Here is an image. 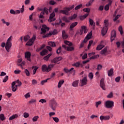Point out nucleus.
<instances>
[{"instance_id": "20e7f679", "label": "nucleus", "mask_w": 124, "mask_h": 124, "mask_svg": "<svg viewBox=\"0 0 124 124\" xmlns=\"http://www.w3.org/2000/svg\"><path fill=\"white\" fill-rule=\"evenodd\" d=\"M12 38V36H11L7 40L6 43L5 49L7 52H10L11 46H12V43H11V40Z\"/></svg>"}, {"instance_id": "bb28decb", "label": "nucleus", "mask_w": 124, "mask_h": 124, "mask_svg": "<svg viewBox=\"0 0 124 124\" xmlns=\"http://www.w3.org/2000/svg\"><path fill=\"white\" fill-rule=\"evenodd\" d=\"M77 18V15L76 14H74L71 16L69 17V20H74V19H76Z\"/></svg>"}, {"instance_id": "338daca9", "label": "nucleus", "mask_w": 124, "mask_h": 124, "mask_svg": "<svg viewBox=\"0 0 124 124\" xmlns=\"http://www.w3.org/2000/svg\"><path fill=\"white\" fill-rule=\"evenodd\" d=\"M37 84V81L35 79H33L32 80V85H36Z\"/></svg>"}, {"instance_id": "c85d7f7f", "label": "nucleus", "mask_w": 124, "mask_h": 124, "mask_svg": "<svg viewBox=\"0 0 124 124\" xmlns=\"http://www.w3.org/2000/svg\"><path fill=\"white\" fill-rule=\"evenodd\" d=\"M64 83V80H61L58 85V88H61L62 87V85Z\"/></svg>"}, {"instance_id": "72a5a7b5", "label": "nucleus", "mask_w": 124, "mask_h": 124, "mask_svg": "<svg viewBox=\"0 0 124 124\" xmlns=\"http://www.w3.org/2000/svg\"><path fill=\"white\" fill-rule=\"evenodd\" d=\"M48 45L51 47H56V44L54 42H49Z\"/></svg>"}, {"instance_id": "393cba45", "label": "nucleus", "mask_w": 124, "mask_h": 124, "mask_svg": "<svg viewBox=\"0 0 124 124\" xmlns=\"http://www.w3.org/2000/svg\"><path fill=\"white\" fill-rule=\"evenodd\" d=\"M48 50L47 49H44L42 52H40L41 56H45L47 54Z\"/></svg>"}, {"instance_id": "cd10ccee", "label": "nucleus", "mask_w": 124, "mask_h": 124, "mask_svg": "<svg viewBox=\"0 0 124 124\" xmlns=\"http://www.w3.org/2000/svg\"><path fill=\"white\" fill-rule=\"evenodd\" d=\"M93 1H94V0H90L86 4V6H87V7H89V6H91V5H92V4H93Z\"/></svg>"}, {"instance_id": "bf43d9fd", "label": "nucleus", "mask_w": 124, "mask_h": 124, "mask_svg": "<svg viewBox=\"0 0 124 124\" xmlns=\"http://www.w3.org/2000/svg\"><path fill=\"white\" fill-rule=\"evenodd\" d=\"M10 14H13L14 15H15V14H16V11H14V10H13V9H11L10 10Z\"/></svg>"}, {"instance_id": "69168bd1", "label": "nucleus", "mask_w": 124, "mask_h": 124, "mask_svg": "<svg viewBox=\"0 0 124 124\" xmlns=\"http://www.w3.org/2000/svg\"><path fill=\"white\" fill-rule=\"evenodd\" d=\"M25 98H29L31 96V94H30V93H28L24 95Z\"/></svg>"}, {"instance_id": "0e129e2a", "label": "nucleus", "mask_w": 124, "mask_h": 124, "mask_svg": "<svg viewBox=\"0 0 124 124\" xmlns=\"http://www.w3.org/2000/svg\"><path fill=\"white\" fill-rule=\"evenodd\" d=\"M105 10H106V11H108V10H109V4H107L105 5Z\"/></svg>"}, {"instance_id": "864d4df0", "label": "nucleus", "mask_w": 124, "mask_h": 124, "mask_svg": "<svg viewBox=\"0 0 124 124\" xmlns=\"http://www.w3.org/2000/svg\"><path fill=\"white\" fill-rule=\"evenodd\" d=\"M100 104H101V101H99L98 102H96L95 106H96V108H97L98 107V106L100 105Z\"/></svg>"}, {"instance_id": "6e6552de", "label": "nucleus", "mask_w": 124, "mask_h": 124, "mask_svg": "<svg viewBox=\"0 0 124 124\" xmlns=\"http://www.w3.org/2000/svg\"><path fill=\"white\" fill-rule=\"evenodd\" d=\"M104 27H103L102 31H108V26H109V22L108 20H104Z\"/></svg>"}, {"instance_id": "473e14b6", "label": "nucleus", "mask_w": 124, "mask_h": 124, "mask_svg": "<svg viewBox=\"0 0 124 124\" xmlns=\"http://www.w3.org/2000/svg\"><path fill=\"white\" fill-rule=\"evenodd\" d=\"M81 30H80V31H88L87 29V26H82L81 27Z\"/></svg>"}, {"instance_id": "e433bc0d", "label": "nucleus", "mask_w": 124, "mask_h": 124, "mask_svg": "<svg viewBox=\"0 0 124 124\" xmlns=\"http://www.w3.org/2000/svg\"><path fill=\"white\" fill-rule=\"evenodd\" d=\"M16 84H18L19 87H21L22 86V82L20 81V80L17 79L16 81H15Z\"/></svg>"}, {"instance_id": "79ce46f5", "label": "nucleus", "mask_w": 124, "mask_h": 124, "mask_svg": "<svg viewBox=\"0 0 124 124\" xmlns=\"http://www.w3.org/2000/svg\"><path fill=\"white\" fill-rule=\"evenodd\" d=\"M30 36L27 35L26 36H25L24 37V41L27 42L28 41L29 39H30Z\"/></svg>"}, {"instance_id": "f8f14e48", "label": "nucleus", "mask_w": 124, "mask_h": 124, "mask_svg": "<svg viewBox=\"0 0 124 124\" xmlns=\"http://www.w3.org/2000/svg\"><path fill=\"white\" fill-rule=\"evenodd\" d=\"M55 16V12H53L49 16V18L48 20V22H53L56 20V18H54Z\"/></svg>"}, {"instance_id": "ea45409f", "label": "nucleus", "mask_w": 124, "mask_h": 124, "mask_svg": "<svg viewBox=\"0 0 124 124\" xmlns=\"http://www.w3.org/2000/svg\"><path fill=\"white\" fill-rule=\"evenodd\" d=\"M63 21H64L66 23H69L70 21L69 20L68 18L67 17L64 16L62 18Z\"/></svg>"}, {"instance_id": "5701e85b", "label": "nucleus", "mask_w": 124, "mask_h": 124, "mask_svg": "<svg viewBox=\"0 0 124 124\" xmlns=\"http://www.w3.org/2000/svg\"><path fill=\"white\" fill-rule=\"evenodd\" d=\"M113 73H114V69L111 68L108 72V76H112V75H113Z\"/></svg>"}, {"instance_id": "09e8293b", "label": "nucleus", "mask_w": 124, "mask_h": 124, "mask_svg": "<svg viewBox=\"0 0 124 124\" xmlns=\"http://www.w3.org/2000/svg\"><path fill=\"white\" fill-rule=\"evenodd\" d=\"M89 23H90L91 26H93V24H94V21H93V20L90 18L89 19Z\"/></svg>"}, {"instance_id": "f704fd0d", "label": "nucleus", "mask_w": 124, "mask_h": 124, "mask_svg": "<svg viewBox=\"0 0 124 124\" xmlns=\"http://www.w3.org/2000/svg\"><path fill=\"white\" fill-rule=\"evenodd\" d=\"M82 6H83V5L82 4H80L77 5L75 8V10H78L80 9V8H81L82 7Z\"/></svg>"}, {"instance_id": "4468645a", "label": "nucleus", "mask_w": 124, "mask_h": 124, "mask_svg": "<svg viewBox=\"0 0 124 124\" xmlns=\"http://www.w3.org/2000/svg\"><path fill=\"white\" fill-rule=\"evenodd\" d=\"M62 57H56L52 61V62L53 63H56L60 61H62Z\"/></svg>"}, {"instance_id": "0eeeda50", "label": "nucleus", "mask_w": 124, "mask_h": 124, "mask_svg": "<svg viewBox=\"0 0 124 124\" xmlns=\"http://www.w3.org/2000/svg\"><path fill=\"white\" fill-rule=\"evenodd\" d=\"M35 39H36V35L33 34L32 37L29 40V41L26 44V45L27 46H31L33 45L34 41H35Z\"/></svg>"}, {"instance_id": "774afa93", "label": "nucleus", "mask_w": 124, "mask_h": 124, "mask_svg": "<svg viewBox=\"0 0 124 124\" xmlns=\"http://www.w3.org/2000/svg\"><path fill=\"white\" fill-rule=\"evenodd\" d=\"M101 68H102V65H101V64H98L97 65V70H100Z\"/></svg>"}, {"instance_id": "c756f323", "label": "nucleus", "mask_w": 124, "mask_h": 124, "mask_svg": "<svg viewBox=\"0 0 124 124\" xmlns=\"http://www.w3.org/2000/svg\"><path fill=\"white\" fill-rule=\"evenodd\" d=\"M62 20H60L59 22L55 23H52L53 26H55V27H59V26H61V24H62Z\"/></svg>"}, {"instance_id": "e2e57ef3", "label": "nucleus", "mask_w": 124, "mask_h": 124, "mask_svg": "<svg viewBox=\"0 0 124 124\" xmlns=\"http://www.w3.org/2000/svg\"><path fill=\"white\" fill-rule=\"evenodd\" d=\"M52 119L55 123H59V118L58 117H53Z\"/></svg>"}, {"instance_id": "2eb2a0df", "label": "nucleus", "mask_w": 124, "mask_h": 124, "mask_svg": "<svg viewBox=\"0 0 124 124\" xmlns=\"http://www.w3.org/2000/svg\"><path fill=\"white\" fill-rule=\"evenodd\" d=\"M102 43H103V41H102L100 42V44L97 46L96 47V50H97V51H99L101 50V49H103V48H104L105 46L102 45Z\"/></svg>"}, {"instance_id": "7c9ffc66", "label": "nucleus", "mask_w": 124, "mask_h": 124, "mask_svg": "<svg viewBox=\"0 0 124 124\" xmlns=\"http://www.w3.org/2000/svg\"><path fill=\"white\" fill-rule=\"evenodd\" d=\"M51 56H52V54L49 53L47 56L44 57V60H45V61H48L49 58H50V57H51Z\"/></svg>"}, {"instance_id": "37998d69", "label": "nucleus", "mask_w": 124, "mask_h": 124, "mask_svg": "<svg viewBox=\"0 0 124 124\" xmlns=\"http://www.w3.org/2000/svg\"><path fill=\"white\" fill-rule=\"evenodd\" d=\"M83 11L84 12H86L87 13H90V9L89 8H86L83 9Z\"/></svg>"}, {"instance_id": "de8ad7c7", "label": "nucleus", "mask_w": 124, "mask_h": 124, "mask_svg": "<svg viewBox=\"0 0 124 124\" xmlns=\"http://www.w3.org/2000/svg\"><path fill=\"white\" fill-rule=\"evenodd\" d=\"M93 43V41L91 40L89 41V43L88 45V49H90V47H91V46H92Z\"/></svg>"}, {"instance_id": "a19ab883", "label": "nucleus", "mask_w": 124, "mask_h": 124, "mask_svg": "<svg viewBox=\"0 0 124 124\" xmlns=\"http://www.w3.org/2000/svg\"><path fill=\"white\" fill-rule=\"evenodd\" d=\"M39 118V116H35L32 118V121L33 122H37V120Z\"/></svg>"}, {"instance_id": "603ef678", "label": "nucleus", "mask_w": 124, "mask_h": 124, "mask_svg": "<svg viewBox=\"0 0 124 124\" xmlns=\"http://www.w3.org/2000/svg\"><path fill=\"white\" fill-rule=\"evenodd\" d=\"M8 80V76H6L3 80V83H6V82H7Z\"/></svg>"}, {"instance_id": "7ed1b4c3", "label": "nucleus", "mask_w": 124, "mask_h": 124, "mask_svg": "<svg viewBox=\"0 0 124 124\" xmlns=\"http://www.w3.org/2000/svg\"><path fill=\"white\" fill-rule=\"evenodd\" d=\"M54 67V64H49L47 66L46 64L42 66V70L43 72H49L52 70V68Z\"/></svg>"}, {"instance_id": "f257e3e1", "label": "nucleus", "mask_w": 124, "mask_h": 124, "mask_svg": "<svg viewBox=\"0 0 124 124\" xmlns=\"http://www.w3.org/2000/svg\"><path fill=\"white\" fill-rule=\"evenodd\" d=\"M64 43L66 45H68V46H66V45H62V48H64V49H65V50H67V51H73L74 50V47L70 46H72V43L67 41H64Z\"/></svg>"}, {"instance_id": "aec40b11", "label": "nucleus", "mask_w": 124, "mask_h": 124, "mask_svg": "<svg viewBox=\"0 0 124 124\" xmlns=\"http://www.w3.org/2000/svg\"><path fill=\"white\" fill-rule=\"evenodd\" d=\"M78 25V22H75L72 23L70 26V31H72L73 28H75Z\"/></svg>"}, {"instance_id": "680f3d73", "label": "nucleus", "mask_w": 124, "mask_h": 124, "mask_svg": "<svg viewBox=\"0 0 124 124\" xmlns=\"http://www.w3.org/2000/svg\"><path fill=\"white\" fill-rule=\"evenodd\" d=\"M108 120H110V116L109 115L104 116L105 121H108Z\"/></svg>"}, {"instance_id": "052dcab7", "label": "nucleus", "mask_w": 124, "mask_h": 124, "mask_svg": "<svg viewBox=\"0 0 124 124\" xmlns=\"http://www.w3.org/2000/svg\"><path fill=\"white\" fill-rule=\"evenodd\" d=\"M87 58H88V55L87 54V53L84 54L82 57V60H86Z\"/></svg>"}, {"instance_id": "4c0bfd02", "label": "nucleus", "mask_w": 124, "mask_h": 124, "mask_svg": "<svg viewBox=\"0 0 124 124\" xmlns=\"http://www.w3.org/2000/svg\"><path fill=\"white\" fill-rule=\"evenodd\" d=\"M0 120L1 121H4V120H5V117H4V115L3 114H0Z\"/></svg>"}, {"instance_id": "2f4dec72", "label": "nucleus", "mask_w": 124, "mask_h": 124, "mask_svg": "<svg viewBox=\"0 0 124 124\" xmlns=\"http://www.w3.org/2000/svg\"><path fill=\"white\" fill-rule=\"evenodd\" d=\"M80 65H81V64L79 62H76V63L72 64V66H75L76 67H79Z\"/></svg>"}, {"instance_id": "412c9836", "label": "nucleus", "mask_w": 124, "mask_h": 124, "mask_svg": "<svg viewBox=\"0 0 124 124\" xmlns=\"http://www.w3.org/2000/svg\"><path fill=\"white\" fill-rule=\"evenodd\" d=\"M62 37L63 39H66V38H68V35L66 33L65 31H62Z\"/></svg>"}, {"instance_id": "c03bdc74", "label": "nucleus", "mask_w": 124, "mask_h": 124, "mask_svg": "<svg viewBox=\"0 0 124 124\" xmlns=\"http://www.w3.org/2000/svg\"><path fill=\"white\" fill-rule=\"evenodd\" d=\"M48 80H50V78H47L46 79L42 80L41 82V85H44V84H45V83H47V81H48Z\"/></svg>"}, {"instance_id": "c9c22d12", "label": "nucleus", "mask_w": 124, "mask_h": 124, "mask_svg": "<svg viewBox=\"0 0 124 124\" xmlns=\"http://www.w3.org/2000/svg\"><path fill=\"white\" fill-rule=\"evenodd\" d=\"M45 47V45H43L40 47L36 49V52H39V51H41V50H42V49H44Z\"/></svg>"}, {"instance_id": "4d7b16f0", "label": "nucleus", "mask_w": 124, "mask_h": 124, "mask_svg": "<svg viewBox=\"0 0 124 124\" xmlns=\"http://www.w3.org/2000/svg\"><path fill=\"white\" fill-rule=\"evenodd\" d=\"M29 116H30V115L29 114V113H28L27 112H25L23 114V116L24 118H29Z\"/></svg>"}, {"instance_id": "a878e982", "label": "nucleus", "mask_w": 124, "mask_h": 124, "mask_svg": "<svg viewBox=\"0 0 124 124\" xmlns=\"http://www.w3.org/2000/svg\"><path fill=\"white\" fill-rule=\"evenodd\" d=\"M107 52V47H105L101 51V55H105V54Z\"/></svg>"}, {"instance_id": "f03ea898", "label": "nucleus", "mask_w": 124, "mask_h": 124, "mask_svg": "<svg viewBox=\"0 0 124 124\" xmlns=\"http://www.w3.org/2000/svg\"><path fill=\"white\" fill-rule=\"evenodd\" d=\"M75 7V6H74V5H72L71 6L69 7H66L64 8V10H60V13L64 14L65 15H68V14H69V11H70V10H72Z\"/></svg>"}, {"instance_id": "39448f33", "label": "nucleus", "mask_w": 124, "mask_h": 124, "mask_svg": "<svg viewBox=\"0 0 124 124\" xmlns=\"http://www.w3.org/2000/svg\"><path fill=\"white\" fill-rule=\"evenodd\" d=\"M106 108L108 109H111L114 107L115 102L113 101L108 100L105 103Z\"/></svg>"}, {"instance_id": "9b49d317", "label": "nucleus", "mask_w": 124, "mask_h": 124, "mask_svg": "<svg viewBox=\"0 0 124 124\" xmlns=\"http://www.w3.org/2000/svg\"><path fill=\"white\" fill-rule=\"evenodd\" d=\"M87 83H88V79H87V77H84L81 80V87H83V86L87 85Z\"/></svg>"}, {"instance_id": "6e6d98bb", "label": "nucleus", "mask_w": 124, "mask_h": 124, "mask_svg": "<svg viewBox=\"0 0 124 124\" xmlns=\"http://www.w3.org/2000/svg\"><path fill=\"white\" fill-rule=\"evenodd\" d=\"M88 76L90 79H92L93 78V73H90Z\"/></svg>"}, {"instance_id": "f3484780", "label": "nucleus", "mask_w": 124, "mask_h": 124, "mask_svg": "<svg viewBox=\"0 0 124 124\" xmlns=\"http://www.w3.org/2000/svg\"><path fill=\"white\" fill-rule=\"evenodd\" d=\"M92 35H93V33H92V31H91L84 39V42H87L89 39H91V38H92Z\"/></svg>"}, {"instance_id": "dca6fc26", "label": "nucleus", "mask_w": 124, "mask_h": 124, "mask_svg": "<svg viewBox=\"0 0 124 124\" xmlns=\"http://www.w3.org/2000/svg\"><path fill=\"white\" fill-rule=\"evenodd\" d=\"M41 31H48L49 30H50V28L46 25H42V28L41 29Z\"/></svg>"}, {"instance_id": "6ab92c4d", "label": "nucleus", "mask_w": 124, "mask_h": 124, "mask_svg": "<svg viewBox=\"0 0 124 124\" xmlns=\"http://www.w3.org/2000/svg\"><path fill=\"white\" fill-rule=\"evenodd\" d=\"M72 86L74 88L78 87L79 86V79L74 81L72 83Z\"/></svg>"}, {"instance_id": "1a4fd4ad", "label": "nucleus", "mask_w": 124, "mask_h": 124, "mask_svg": "<svg viewBox=\"0 0 124 124\" xmlns=\"http://www.w3.org/2000/svg\"><path fill=\"white\" fill-rule=\"evenodd\" d=\"M31 54L30 51H27L25 53V59H27V61H29V62H31Z\"/></svg>"}, {"instance_id": "5fc2aeb1", "label": "nucleus", "mask_w": 124, "mask_h": 124, "mask_svg": "<svg viewBox=\"0 0 124 124\" xmlns=\"http://www.w3.org/2000/svg\"><path fill=\"white\" fill-rule=\"evenodd\" d=\"M61 52H62V47L60 46L57 50L56 53H57V54H60Z\"/></svg>"}, {"instance_id": "13d9d810", "label": "nucleus", "mask_w": 124, "mask_h": 124, "mask_svg": "<svg viewBox=\"0 0 124 124\" xmlns=\"http://www.w3.org/2000/svg\"><path fill=\"white\" fill-rule=\"evenodd\" d=\"M108 98H112L113 97V93L110 92V93L107 96Z\"/></svg>"}, {"instance_id": "a211bd4d", "label": "nucleus", "mask_w": 124, "mask_h": 124, "mask_svg": "<svg viewBox=\"0 0 124 124\" xmlns=\"http://www.w3.org/2000/svg\"><path fill=\"white\" fill-rule=\"evenodd\" d=\"M115 37H116V31H111V37H110V40L111 42L115 40Z\"/></svg>"}, {"instance_id": "a18cd8bd", "label": "nucleus", "mask_w": 124, "mask_h": 124, "mask_svg": "<svg viewBox=\"0 0 124 124\" xmlns=\"http://www.w3.org/2000/svg\"><path fill=\"white\" fill-rule=\"evenodd\" d=\"M48 8L45 7L44 8V12H45V13H46V15H48V14H49V12L48 11Z\"/></svg>"}, {"instance_id": "49530a36", "label": "nucleus", "mask_w": 124, "mask_h": 124, "mask_svg": "<svg viewBox=\"0 0 124 124\" xmlns=\"http://www.w3.org/2000/svg\"><path fill=\"white\" fill-rule=\"evenodd\" d=\"M49 3L50 5H55V4H57V2L54 0H50Z\"/></svg>"}, {"instance_id": "58836bf2", "label": "nucleus", "mask_w": 124, "mask_h": 124, "mask_svg": "<svg viewBox=\"0 0 124 124\" xmlns=\"http://www.w3.org/2000/svg\"><path fill=\"white\" fill-rule=\"evenodd\" d=\"M24 72L26 75V76H30V75H31L30 73V71H29V70L27 69H26L24 70Z\"/></svg>"}, {"instance_id": "3c124183", "label": "nucleus", "mask_w": 124, "mask_h": 124, "mask_svg": "<svg viewBox=\"0 0 124 124\" xmlns=\"http://www.w3.org/2000/svg\"><path fill=\"white\" fill-rule=\"evenodd\" d=\"M120 81H121V77H118L115 78V82H116V83H119Z\"/></svg>"}, {"instance_id": "8fccbe9b", "label": "nucleus", "mask_w": 124, "mask_h": 124, "mask_svg": "<svg viewBox=\"0 0 124 124\" xmlns=\"http://www.w3.org/2000/svg\"><path fill=\"white\" fill-rule=\"evenodd\" d=\"M120 17H121V15H118L117 16H116L115 18L113 19L114 22H116V21L118 20L119 18H120Z\"/></svg>"}, {"instance_id": "4be33fe9", "label": "nucleus", "mask_w": 124, "mask_h": 124, "mask_svg": "<svg viewBox=\"0 0 124 124\" xmlns=\"http://www.w3.org/2000/svg\"><path fill=\"white\" fill-rule=\"evenodd\" d=\"M16 82L15 81H14L12 83V88L13 92H16L17 91V88L15 87Z\"/></svg>"}, {"instance_id": "423d86ee", "label": "nucleus", "mask_w": 124, "mask_h": 124, "mask_svg": "<svg viewBox=\"0 0 124 124\" xmlns=\"http://www.w3.org/2000/svg\"><path fill=\"white\" fill-rule=\"evenodd\" d=\"M58 104L55 100L52 99L49 102V107H50L51 109L53 110V111H55L56 108H57Z\"/></svg>"}, {"instance_id": "9d476101", "label": "nucleus", "mask_w": 124, "mask_h": 124, "mask_svg": "<svg viewBox=\"0 0 124 124\" xmlns=\"http://www.w3.org/2000/svg\"><path fill=\"white\" fill-rule=\"evenodd\" d=\"M58 32L53 31V32H49V33H47L46 35L43 36V38H46V37H50L52 35H55V34H57Z\"/></svg>"}, {"instance_id": "b1692460", "label": "nucleus", "mask_w": 124, "mask_h": 124, "mask_svg": "<svg viewBox=\"0 0 124 124\" xmlns=\"http://www.w3.org/2000/svg\"><path fill=\"white\" fill-rule=\"evenodd\" d=\"M17 118H18V115L16 114L13 115L12 116H11L9 118V121H12V120H14V119H17Z\"/></svg>"}, {"instance_id": "ddd939ff", "label": "nucleus", "mask_w": 124, "mask_h": 124, "mask_svg": "<svg viewBox=\"0 0 124 124\" xmlns=\"http://www.w3.org/2000/svg\"><path fill=\"white\" fill-rule=\"evenodd\" d=\"M100 85L101 88H102L104 91H105V83L104 82V78H102L100 82Z\"/></svg>"}]
</instances>
